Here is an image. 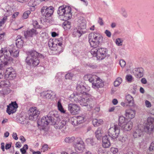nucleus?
<instances>
[{"instance_id": "nucleus-1", "label": "nucleus", "mask_w": 154, "mask_h": 154, "mask_svg": "<svg viewBox=\"0 0 154 154\" xmlns=\"http://www.w3.org/2000/svg\"><path fill=\"white\" fill-rule=\"evenodd\" d=\"M76 91L73 92L69 97V100L76 103H79L82 106H87L88 110L92 109L95 105L93 100L88 97L87 92L90 90L89 87L86 88L83 85L81 82L77 83Z\"/></svg>"}, {"instance_id": "nucleus-2", "label": "nucleus", "mask_w": 154, "mask_h": 154, "mask_svg": "<svg viewBox=\"0 0 154 154\" xmlns=\"http://www.w3.org/2000/svg\"><path fill=\"white\" fill-rule=\"evenodd\" d=\"M103 37L98 33H91L89 34L88 41L91 46L93 47L90 51L91 54L97 60H102L108 56L107 50L104 48H98L97 47L102 41Z\"/></svg>"}, {"instance_id": "nucleus-3", "label": "nucleus", "mask_w": 154, "mask_h": 154, "mask_svg": "<svg viewBox=\"0 0 154 154\" xmlns=\"http://www.w3.org/2000/svg\"><path fill=\"white\" fill-rule=\"evenodd\" d=\"M59 117V115L56 112H50L47 116H44L41 119H38V125L42 127V128H43L44 127L51 122L56 129H59L63 131L66 127V121L58 120Z\"/></svg>"}, {"instance_id": "nucleus-4", "label": "nucleus", "mask_w": 154, "mask_h": 154, "mask_svg": "<svg viewBox=\"0 0 154 154\" xmlns=\"http://www.w3.org/2000/svg\"><path fill=\"white\" fill-rule=\"evenodd\" d=\"M71 11V8L70 7L64 6H60L57 11L60 19L65 21L63 23V26L66 30L70 29L71 27L70 22L67 20L72 17V14Z\"/></svg>"}, {"instance_id": "nucleus-5", "label": "nucleus", "mask_w": 154, "mask_h": 154, "mask_svg": "<svg viewBox=\"0 0 154 154\" xmlns=\"http://www.w3.org/2000/svg\"><path fill=\"white\" fill-rule=\"evenodd\" d=\"M84 79L91 83L92 88L95 89L102 88L104 85V82L103 80L95 75L87 74L84 76Z\"/></svg>"}, {"instance_id": "nucleus-6", "label": "nucleus", "mask_w": 154, "mask_h": 154, "mask_svg": "<svg viewBox=\"0 0 154 154\" xmlns=\"http://www.w3.org/2000/svg\"><path fill=\"white\" fill-rule=\"evenodd\" d=\"M39 54L34 50H31L28 52V56L26 60V63L30 66H37L39 63V61L38 57Z\"/></svg>"}, {"instance_id": "nucleus-7", "label": "nucleus", "mask_w": 154, "mask_h": 154, "mask_svg": "<svg viewBox=\"0 0 154 154\" xmlns=\"http://www.w3.org/2000/svg\"><path fill=\"white\" fill-rule=\"evenodd\" d=\"M78 24V26L72 30V34L73 37H80L84 33L83 29L86 28V21L83 17L79 19Z\"/></svg>"}, {"instance_id": "nucleus-8", "label": "nucleus", "mask_w": 154, "mask_h": 154, "mask_svg": "<svg viewBox=\"0 0 154 154\" xmlns=\"http://www.w3.org/2000/svg\"><path fill=\"white\" fill-rule=\"evenodd\" d=\"M62 38L50 40L48 42L50 49L51 51H57V53H60L62 45Z\"/></svg>"}, {"instance_id": "nucleus-9", "label": "nucleus", "mask_w": 154, "mask_h": 154, "mask_svg": "<svg viewBox=\"0 0 154 154\" xmlns=\"http://www.w3.org/2000/svg\"><path fill=\"white\" fill-rule=\"evenodd\" d=\"M119 126L125 131H129L132 128L133 122L123 116H120L119 118Z\"/></svg>"}, {"instance_id": "nucleus-10", "label": "nucleus", "mask_w": 154, "mask_h": 154, "mask_svg": "<svg viewBox=\"0 0 154 154\" xmlns=\"http://www.w3.org/2000/svg\"><path fill=\"white\" fill-rule=\"evenodd\" d=\"M120 132V127L117 125H111L108 130V134L109 137L113 139L116 138Z\"/></svg>"}, {"instance_id": "nucleus-11", "label": "nucleus", "mask_w": 154, "mask_h": 154, "mask_svg": "<svg viewBox=\"0 0 154 154\" xmlns=\"http://www.w3.org/2000/svg\"><path fill=\"white\" fill-rule=\"evenodd\" d=\"M144 128L147 132L150 134L154 131V118L149 117L144 125Z\"/></svg>"}, {"instance_id": "nucleus-12", "label": "nucleus", "mask_w": 154, "mask_h": 154, "mask_svg": "<svg viewBox=\"0 0 154 154\" xmlns=\"http://www.w3.org/2000/svg\"><path fill=\"white\" fill-rule=\"evenodd\" d=\"M73 146L75 150L78 152H82L85 148L84 143L80 138L75 139L73 143Z\"/></svg>"}, {"instance_id": "nucleus-13", "label": "nucleus", "mask_w": 154, "mask_h": 154, "mask_svg": "<svg viewBox=\"0 0 154 154\" xmlns=\"http://www.w3.org/2000/svg\"><path fill=\"white\" fill-rule=\"evenodd\" d=\"M39 111L36 107H31L28 111V118L31 120H35L40 114Z\"/></svg>"}, {"instance_id": "nucleus-14", "label": "nucleus", "mask_w": 154, "mask_h": 154, "mask_svg": "<svg viewBox=\"0 0 154 154\" xmlns=\"http://www.w3.org/2000/svg\"><path fill=\"white\" fill-rule=\"evenodd\" d=\"M68 109L70 113L73 115L78 114L81 110L80 106L78 104L73 103L68 105Z\"/></svg>"}, {"instance_id": "nucleus-15", "label": "nucleus", "mask_w": 154, "mask_h": 154, "mask_svg": "<svg viewBox=\"0 0 154 154\" xmlns=\"http://www.w3.org/2000/svg\"><path fill=\"white\" fill-rule=\"evenodd\" d=\"M141 125H138L135 128L133 132V136L134 138L141 137L143 135L144 131L143 128L141 127Z\"/></svg>"}, {"instance_id": "nucleus-16", "label": "nucleus", "mask_w": 154, "mask_h": 154, "mask_svg": "<svg viewBox=\"0 0 154 154\" xmlns=\"http://www.w3.org/2000/svg\"><path fill=\"white\" fill-rule=\"evenodd\" d=\"M10 60L9 55L5 54L4 59L0 61V69L3 70L4 67H6L9 64L8 62Z\"/></svg>"}, {"instance_id": "nucleus-17", "label": "nucleus", "mask_w": 154, "mask_h": 154, "mask_svg": "<svg viewBox=\"0 0 154 154\" xmlns=\"http://www.w3.org/2000/svg\"><path fill=\"white\" fill-rule=\"evenodd\" d=\"M41 96L44 98L53 99L55 97V93L51 91H43L41 93Z\"/></svg>"}, {"instance_id": "nucleus-18", "label": "nucleus", "mask_w": 154, "mask_h": 154, "mask_svg": "<svg viewBox=\"0 0 154 154\" xmlns=\"http://www.w3.org/2000/svg\"><path fill=\"white\" fill-rule=\"evenodd\" d=\"M136 113L135 110L132 108H130L125 110V115L127 118L132 119L135 117Z\"/></svg>"}, {"instance_id": "nucleus-19", "label": "nucleus", "mask_w": 154, "mask_h": 154, "mask_svg": "<svg viewBox=\"0 0 154 154\" xmlns=\"http://www.w3.org/2000/svg\"><path fill=\"white\" fill-rule=\"evenodd\" d=\"M109 137L108 135H105L102 137V146L105 148H108L110 146Z\"/></svg>"}, {"instance_id": "nucleus-20", "label": "nucleus", "mask_w": 154, "mask_h": 154, "mask_svg": "<svg viewBox=\"0 0 154 154\" xmlns=\"http://www.w3.org/2000/svg\"><path fill=\"white\" fill-rule=\"evenodd\" d=\"M38 33L35 29H30L27 30L25 31L24 33V35L26 38L29 37H32L33 36L36 35Z\"/></svg>"}, {"instance_id": "nucleus-21", "label": "nucleus", "mask_w": 154, "mask_h": 154, "mask_svg": "<svg viewBox=\"0 0 154 154\" xmlns=\"http://www.w3.org/2000/svg\"><path fill=\"white\" fill-rule=\"evenodd\" d=\"M133 72L137 78H141L143 75V69L142 68H137L133 70Z\"/></svg>"}, {"instance_id": "nucleus-22", "label": "nucleus", "mask_w": 154, "mask_h": 154, "mask_svg": "<svg viewBox=\"0 0 154 154\" xmlns=\"http://www.w3.org/2000/svg\"><path fill=\"white\" fill-rule=\"evenodd\" d=\"M125 100L129 104L130 106L134 107L136 105L133 97L130 94H128L125 96Z\"/></svg>"}, {"instance_id": "nucleus-23", "label": "nucleus", "mask_w": 154, "mask_h": 154, "mask_svg": "<svg viewBox=\"0 0 154 154\" xmlns=\"http://www.w3.org/2000/svg\"><path fill=\"white\" fill-rule=\"evenodd\" d=\"M44 11H43V14H45V13H44ZM54 12V8L53 7H48V11L45 14V20L43 19V21L44 20V22H46L48 20H47V18L51 17L52 15L53 14Z\"/></svg>"}, {"instance_id": "nucleus-24", "label": "nucleus", "mask_w": 154, "mask_h": 154, "mask_svg": "<svg viewBox=\"0 0 154 154\" xmlns=\"http://www.w3.org/2000/svg\"><path fill=\"white\" fill-rule=\"evenodd\" d=\"M10 47L12 48L11 50H10V55L14 57H17L19 55V51L18 48L14 46V45H11Z\"/></svg>"}, {"instance_id": "nucleus-25", "label": "nucleus", "mask_w": 154, "mask_h": 154, "mask_svg": "<svg viewBox=\"0 0 154 154\" xmlns=\"http://www.w3.org/2000/svg\"><path fill=\"white\" fill-rule=\"evenodd\" d=\"M5 11H6L7 13L5 14V16L2 19L0 20V28L1 29V27L7 21V16H8L9 14V8L8 9V8H5L4 10Z\"/></svg>"}, {"instance_id": "nucleus-26", "label": "nucleus", "mask_w": 154, "mask_h": 154, "mask_svg": "<svg viewBox=\"0 0 154 154\" xmlns=\"http://www.w3.org/2000/svg\"><path fill=\"white\" fill-rule=\"evenodd\" d=\"M57 107L58 110L61 113L64 114L67 116L69 115V113L66 112V110H65L63 108V106L61 103V100H58L57 103Z\"/></svg>"}, {"instance_id": "nucleus-27", "label": "nucleus", "mask_w": 154, "mask_h": 154, "mask_svg": "<svg viewBox=\"0 0 154 154\" xmlns=\"http://www.w3.org/2000/svg\"><path fill=\"white\" fill-rule=\"evenodd\" d=\"M18 108V104L16 102L11 101L10 103V114L15 113Z\"/></svg>"}, {"instance_id": "nucleus-28", "label": "nucleus", "mask_w": 154, "mask_h": 154, "mask_svg": "<svg viewBox=\"0 0 154 154\" xmlns=\"http://www.w3.org/2000/svg\"><path fill=\"white\" fill-rule=\"evenodd\" d=\"M103 131L102 128H98L95 132V136L97 140H100L102 137Z\"/></svg>"}, {"instance_id": "nucleus-29", "label": "nucleus", "mask_w": 154, "mask_h": 154, "mask_svg": "<svg viewBox=\"0 0 154 154\" xmlns=\"http://www.w3.org/2000/svg\"><path fill=\"white\" fill-rule=\"evenodd\" d=\"M76 117L79 124L84 123L86 120L85 114H82Z\"/></svg>"}, {"instance_id": "nucleus-30", "label": "nucleus", "mask_w": 154, "mask_h": 154, "mask_svg": "<svg viewBox=\"0 0 154 154\" xmlns=\"http://www.w3.org/2000/svg\"><path fill=\"white\" fill-rule=\"evenodd\" d=\"M39 3V0H30L28 3V5L33 8V10H34L35 6Z\"/></svg>"}, {"instance_id": "nucleus-31", "label": "nucleus", "mask_w": 154, "mask_h": 154, "mask_svg": "<svg viewBox=\"0 0 154 154\" xmlns=\"http://www.w3.org/2000/svg\"><path fill=\"white\" fill-rule=\"evenodd\" d=\"M20 37V36H17L18 38L16 40V47L17 48H21L23 47V41L20 38H19Z\"/></svg>"}, {"instance_id": "nucleus-32", "label": "nucleus", "mask_w": 154, "mask_h": 154, "mask_svg": "<svg viewBox=\"0 0 154 154\" xmlns=\"http://www.w3.org/2000/svg\"><path fill=\"white\" fill-rule=\"evenodd\" d=\"M28 118L26 116V115L24 114L23 116L20 115L18 119V122L20 123L24 124L26 123V120Z\"/></svg>"}, {"instance_id": "nucleus-33", "label": "nucleus", "mask_w": 154, "mask_h": 154, "mask_svg": "<svg viewBox=\"0 0 154 154\" xmlns=\"http://www.w3.org/2000/svg\"><path fill=\"white\" fill-rule=\"evenodd\" d=\"M92 122L94 126H97L102 124L103 123V121L101 119H95L93 120Z\"/></svg>"}, {"instance_id": "nucleus-34", "label": "nucleus", "mask_w": 154, "mask_h": 154, "mask_svg": "<svg viewBox=\"0 0 154 154\" xmlns=\"http://www.w3.org/2000/svg\"><path fill=\"white\" fill-rule=\"evenodd\" d=\"M10 85V82L8 80L2 81L0 82V88L4 87L5 88H8Z\"/></svg>"}, {"instance_id": "nucleus-35", "label": "nucleus", "mask_w": 154, "mask_h": 154, "mask_svg": "<svg viewBox=\"0 0 154 154\" xmlns=\"http://www.w3.org/2000/svg\"><path fill=\"white\" fill-rule=\"evenodd\" d=\"M153 153L154 154V142L151 143L146 152L147 154H152Z\"/></svg>"}, {"instance_id": "nucleus-36", "label": "nucleus", "mask_w": 154, "mask_h": 154, "mask_svg": "<svg viewBox=\"0 0 154 154\" xmlns=\"http://www.w3.org/2000/svg\"><path fill=\"white\" fill-rule=\"evenodd\" d=\"M17 76L16 72L12 68H10V80L14 79Z\"/></svg>"}, {"instance_id": "nucleus-37", "label": "nucleus", "mask_w": 154, "mask_h": 154, "mask_svg": "<svg viewBox=\"0 0 154 154\" xmlns=\"http://www.w3.org/2000/svg\"><path fill=\"white\" fill-rule=\"evenodd\" d=\"M121 108L120 106H113L109 108V112L114 111L116 112H118L120 111Z\"/></svg>"}, {"instance_id": "nucleus-38", "label": "nucleus", "mask_w": 154, "mask_h": 154, "mask_svg": "<svg viewBox=\"0 0 154 154\" xmlns=\"http://www.w3.org/2000/svg\"><path fill=\"white\" fill-rule=\"evenodd\" d=\"M7 50L3 49L0 51V61L4 59V57L5 54H7V55L9 54V53L8 54Z\"/></svg>"}, {"instance_id": "nucleus-39", "label": "nucleus", "mask_w": 154, "mask_h": 154, "mask_svg": "<svg viewBox=\"0 0 154 154\" xmlns=\"http://www.w3.org/2000/svg\"><path fill=\"white\" fill-rule=\"evenodd\" d=\"M86 143L88 145L93 146L96 144L94 140L91 138H88L86 140Z\"/></svg>"}, {"instance_id": "nucleus-40", "label": "nucleus", "mask_w": 154, "mask_h": 154, "mask_svg": "<svg viewBox=\"0 0 154 154\" xmlns=\"http://www.w3.org/2000/svg\"><path fill=\"white\" fill-rule=\"evenodd\" d=\"M9 88H4L3 90L0 91V95H2L3 96H5V95L8 94L9 93Z\"/></svg>"}, {"instance_id": "nucleus-41", "label": "nucleus", "mask_w": 154, "mask_h": 154, "mask_svg": "<svg viewBox=\"0 0 154 154\" xmlns=\"http://www.w3.org/2000/svg\"><path fill=\"white\" fill-rule=\"evenodd\" d=\"M75 140V139L74 137H66L64 141L66 143H69L73 142H74Z\"/></svg>"}, {"instance_id": "nucleus-42", "label": "nucleus", "mask_w": 154, "mask_h": 154, "mask_svg": "<svg viewBox=\"0 0 154 154\" xmlns=\"http://www.w3.org/2000/svg\"><path fill=\"white\" fill-rule=\"evenodd\" d=\"M118 139L123 143H127L128 141V138L125 137L120 136L118 138Z\"/></svg>"}, {"instance_id": "nucleus-43", "label": "nucleus", "mask_w": 154, "mask_h": 154, "mask_svg": "<svg viewBox=\"0 0 154 154\" xmlns=\"http://www.w3.org/2000/svg\"><path fill=\"white\" fill-rule=\"evenodd\" d=\"M123 41L122 38H118L116 40L115 43L117 46H121L122 45Z\"/></svg>"}, {"instance_id": "nucleus-44", "label": "nucleus", "mask_w": 154, "mask_h": 154, "mask_svg": "<svg viewBox=\"0 0 154 154\" xmlns=\"http://www.w3.org/2000/svg\"><path fill=\"white\" fill-rule=\"evenodd\" d=\"M122 81V79L120 78H118L114 82V85L115 86L117 87L121 83Z\"/></svg>"}, {"instance_id": "nucleus-45", "label": "nucleus", "mask_w": 154, "mask_h": 154, "mask_svg": "<svg viewBox=\"0 0 154 154\" xmlns=\"http://www.w3.org/2000/svg\"><path fill=\"white\" fill-rule=\"evenodd\" d=\"M64 76L63 74L61 72H58L56 75L55 78L57 79L56 81L57 80L59 82L61 81L62 78Z\"/></svg>"}, {"instance_id": "nucleus-46", "label": "nucleus", "mask_w": 154, "mask_h": 154, "mask_svg": "<svg viewBox=\"0 0 154 154\" xmlns=\"http://www.w3.org/2000/svg\"><path fill=\"white\" fill-rule=\"evenodd\" d=\"M48 7L47 6H43L41 8V12L42 15L43 17H45V14H43V11H44V13H45V14H46L48 11Z\"/></svg>"}, {"instance_id": "nucleus-47", "label": "nucleus", "mask_w": 154, "mask_h": 154, "mask_svg": "<svg viewBox=\"0 0 154 154\" xmlns=\"http://www.w3.org/2000/svg\"><path fill=\"white\" fill-rule=\"evenodd\" d=\"M28 146L27 144L24 145L23 148L20 149V151L22 154H26V151L28 149Z\"/></svg>"}, {"instance_id": "nucleus-48", "label": "nucleus", "mask_w": 154, "mask_h": 154, "mask_svg": "<svg viewBox=\"0 0 154 154\" xmlns=\"http://www.w3.org/2000/svg\"><path fill=\"white\" fill-rule=\"evenodd\" d=\"M71 122L72 124L74 126H76L79 124L78 123L76 117L72 118L71 120Z\"/></svg>"}, {"instance_id": "nucleus-49", "label": "nucleus", "mask_w": 154, "mask_h": 154, "mask_svg": "<svg viewBox=\"0 0 154 154\" xmlns=\"http://www.w3.org/2000/svg\"><path fill=\"white\" fill-rule=\"evenodd\" d=\"M31 13V12L29 11H27L25 12L23 14V17L24 19H26L29 17V15Z\"/></svg>"}, {"instance_id": "nucleus-50", "label": "nucleus", "mask_w": 154, "mask_h": 154, "mask_svg": "<svg viewBox=\"0 0 154 154\" xmlns=\"http://www.w3.org/2000/svg\"><path fill=\"white\" fill-rule=\"evenodd\" d=\"M110 151L112 153L115 154L118 152L119 150L117 148L113 147L111 148Z\"/></svg>"}, {"instance_id": "nucleus-51", "label": "nucleus", "mask_w": 154, "mask_h": 154, "mask_svg": "<svg viewBox=\"0 0 154 154\" xmlns=\"http://www.w3.org/2000/svg\"><path fill=\"white\" fill-rule=\"evenodd\" d=\"M32 24L33 26L36 28H41L38 25V22L36 20H33Z\"/></svg>"}, {"instance_id": "nucleus-52", "label": "nucleus", "mask_w": 154, "mask_h": 154, "mask_svg": "<svg viewBox=\"0 0 154 154\" xmlns=\"http://www.w3.org/2000/svg\"><path fill=\"white\" fill-rule=\"evenodd\" d=\"M125 78L127 81L129 82H131L133 80V77L130 75H126Z\"/></svg>"}, {"instance_id": "nucleus-53", "label": "nucleus", "mask_w": 154, "mask_h": 154, "mask_svg": "<svg viewBox=\"0 0 154 154\" xmlns=\"http://www.w3.org/2000/svg\"><path fill=\"white\" fill-rule=\"evenodd\" d=\"M73 76V74L71 73H67L65 75V77L66 79H71Z\"/></svg>"}, {"instance_id": "nucleus-54", "label": "nucleus", "mask_w": 154, "mask_h": 154, "mask_svg": "<svg viewBox=\"0 0 154 154\" xmlns=\"http://www.w3.org/2000/svg\"><path fill=\"white\" fill-rule=\"evenodd\" d=\"M137 86L136 85H134L131 86V88L133 89V90H132V93L134 94L135 93L137 89Z\"/></svg>"}, {"instance_id": "nucleus-55", "label": "nucleus", "mask_w": 154, "mask_h": 154, "mask_svg": "<svg viewBox=\"0 0 154 154\" xmlns=\"http://www.w3.org/2000/svg\"><path fill=\"white\" fill-rule=\"evenodd\" d=\"M145 104L147 108H150L151 107L152 105L151 103L148 100L145 101Z\"/></svg>"}, {"instance_id": "nucleus-56", "label": "nucleus", "mask_w": 154, "mask_h": 154, "mask_svg": "<svg viewBox=\"0 0 154 154\" xmlns=\"http://www.w3.org/2000/svg\"><path fill=\"white\" fill-rule=\"evenodd\" d=\"M9 68H7L5 72V76L6 77L8 78L10 76Z\"/></svg>"}, {"instance_id": "nucleus-57", "label": "nucleus", "mask_w": 154, "mask_h": 154, "mask_svg": "<svg viewBox=\"0 0 154 154\" xmlns=\"http://www.w3.org/2000/svg\"><path fill=\"white\" fill-rule=\"evenodd\" d=\"M122 16L125 17H126L128 15L126 11L124 9H122L121 12Z\"/></svg>"}, {"instance_id": "nucleus-58", "label": "nucleus", "mask_w": 154, "mask_h": 154, "mask_svg": "<svg viewBox=\"0 0 154 154\" xmlns=\"http://www.w3.org/2000/svg\"><path fill=\"white\" fill-rule=\"evenodd\" d=\"M120 65L122 67H124L126 64L125 61L123 60H121L119 62Z\"/></svg>"}, {"instance_id": "nucleus-59", "label": "nucleus", "mask_w": 154, "mask_h": 154, "mask_svg": "<svg viewBox=\"0 0 154 154\" xmlns=\"http://www.w3.org/2000/svg\"><path fill=\"white\" fill-rule=\"evenodd\" d=\"M48 146L47 145L44 144L42 146V148L41 149V150L43 152H45L48 149Z\"/></svg>"}, {"instance_id": "nucleus-60", "label": "nucleus", "mask_w": 154, "mask_h": 154, "mask_svg": "<svg viewBox=\"0 0 154 154\" xmlns=\"http://www.w3.org/2000/svg\"><path fill=\"white\" fill-rule=\"evenodd\" d=\"M98 23L100 24V25L101 26H102L103 25L104 23L103 22V20L102 18L101 17H99V19L98 21Z\"/></svg>"}, {"instance_id": "nucleus-61", "label": "nucleus", "mask_w": 154, "mask_h": 154, "mask_svg": "<svg viewBox=\"0 0 154 154\" xmlns=\"http://www.w3.org/2000/svg\"><path fill=\"white\" fill-rule=\"evenodd\" d=\"M105 33L106 34V36L108 37H111V33L108 30H106L105 31Z\"/></svg>"}, {"instance_id": "nucleus-62", "label": "nucleus", "mask_w": 154, "mask_h": 154, "mask_svg": "<svg viewBox=\"0 0 154 154\" xmlns=\"http://www.w3.org/2000/svg\"><path fill=\"white\" fill-rule=\"evenodd\" d=\"M12 136L13 138L15 140H17L18 139L17 134L16 133H13Z\"/></svg>"}, {"instance_id": "nucleus-63", "label": "nucleus", "mask_w": 154, "mask_h": 154, "mask_svg": "<svg viewBox=\"0 0 154 154\" xmlns=\"http://www.w3.org/2000/svg\"><path fill=\"white\" fill-rule=\"evenodd\" d=\"M121 105L123 107H127L129 106V104L127 103H125L122 102L121 103Z\"/></svg>"}, {"instance_id": "nucleus-64", "label": "nucleus", "mask_w": 154, "mask_h": 154, "mask_svg": "<svg viewBox=\"0 0 154 154\" xmlns=\"http://www.w3.org/2000/svg\"><path fill=\"white\" fill-rule=\"evenodd\" d=\"M141 82L143 84H146L147 83V81L145 78H143L141 80Z\"/></svg>"}]
</instances>
